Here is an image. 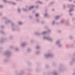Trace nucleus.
<instances>
[{
    "label": "nucleus",
    "mask_w": 75,
    "mask_h": 75,
    "mask_svg": "<svg viewBox=\"0 0 75 75\" xmlns=\"http://www.w3.org/2000/svg\"><path fill=\"white\" fill-rule=\"evenodd\" d=\"M34 8V6H31V7L30 8V9H31V8Z\"/></svg>",
    "instance_id": "obj_1"
},
{
    "label": "nucleus",
    "mask_w": 75,
    "mask_h": 75,
    "mask_svg": "<svg viewBox=\"0 0 75 75\" xmlns=\"http://www.w3.org/2000/svg\"><path fill=\"white\" fill-rule=\"evenodd\" d=\"M38 16V14H36L35 16L36 17H37V16Z\"/></svg>",
    "instance_id": "obj_2"
},
{
    "label": "nucleus",
    "mask_w": 75,
    "mask_h": 75,
    "mask_svg": "<svg viewBox=\"0 0 75 75\" xmlns=\"http://www.w3.org/2000/svg\"><path fill=\"white\" fill-rule=\"evenodd\" d=\"M21 24V22H19V24Z\"/></svg>",
    "instance_id": "obj_3"
},
{
    "label": "nucleus",
    "mask_w": 75,
    "mask_h": 75,
    "mask_svg": "<svg viewBox=\"0 0 75 75\" xmlns=\"http://www.w3.org/2000/svg\"><path fill=\"white\" fill-rule=\"evenodd\" d=\"M38 48V47H37V48Z\"/></svg>",
    "instance_id": "obj_4"
},
{
    "label": "nucleus",
    "mask_w": 75,
    "mask_h": 75,
    "mask_svg": "<svg viewBox=\"0 0 75 75\" xmlns=\"http://www.w3.org/2000/svg\"><path fill=\"white\" fill-rule=\"evenodd\" d=\"M18 11H20V9L18 10Z\"/></svg>",
    "instance_id": "obj_5"
}]
</instances>
